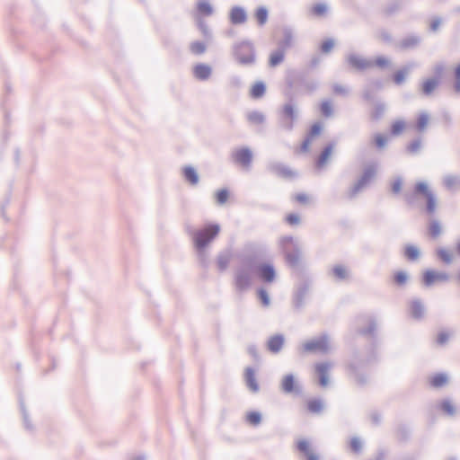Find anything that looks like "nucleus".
<instances>
[{
    "label": "nucleus",
    "mask_w": 460,
    "mask_h": 460,
    "mask_svg": "<svg viewBox=\"0 0 460 460\" xmlns=\"http://www.w3.org/2000/svg\"><path fill=\"white\" fill-rule=\"evenodd\" d=\"M220 229L218 224H208L204 227L197 230L193 234V242L196 248L199 250L205 248L218 235Z\"/></svg>",
    "instance_id": "1"
},
{
    "label": "nucleus",
    "mask_w": 460,
    "mask_h": 460,
    "mask_svg": "<svg viewBox=\"0 0 460 460\" xmlns=\"http://www.w3.org/2000/svg\"><path fill=\"white\" fill-rule=\"evenodd\" d=\"M331 362H319L314 366V373L320 386L326 387L330 384Z\"/></svg>",
    "instance_id": "2"
},
{
    "label": "nucleus",
    "mask_w": 460,
    "mask_h": 460,
    "mask_svg": "<svg viewBox=\"0 0 460 460\" xmlns=\"http://www.w3.org/2000/svg\"><path fill=\"white\" fill-rule=\"evenodd\" d=\"M235 57L242 64H251L254 61V52L252 45L249 42L239 43L235 47Z\"/></svg>",
    "instance_id": "3"
},
{
    "label": "nucleus",
    "mask_w": 460,
    "mask_h": 460,
    "mask_svg": "<svg viewBox=\"0 0 460 460\" xmlns=\"http://www.w3.org/2000/svg\"><path fill=\"white\" fill-rule=\"evenodd\" d=\"M329 342L326 337L306 341L303 344L304 352L326 353L329 350Z\"/></svg>",
    "instance_id": "4"
},
{
    "label": "nucleus",
    "mask_w": 460,
    "mask_h": 460,
    "mask_svg": "<svg viewBox=\"0 0 460 460\" xmlns=\"http://www.w3.org/2000/svg\"><path fill=\"white\" fill-rule=\"evenodd\" d=\"M414 191L416 194H421L427 200V210L429 213H433L436 208V199L429 190L428 185L425 182H418L415 185Z\"/></svg>",
    "instance_id": "5"
},
{
    "label": "nucleus",
    "mask_w": 460,
    "mask_h": 460,
    "mask_svg": "<svg viewBox=\"0 0 460 460\" xmlns=\"http://www.w3.org/2000/svg\"><path fill=\"white\" fill-rule=\"evenodd\" d=\"M293 243H294V239L291 236L284 237L281 240V245L285 251L286 261L290 266H296L299 261L298 251H294V252L288 251V247L293 245Z\"/></svg>",
    "instance_id": "6"
},
{
    "label": "nucleus",
    "mask_w": 460,
    "mask_h": 460,
    "mask_svg": "<svg viewBox=\"0 0 460 460\" xmlns=\"http://www.w3.org/2000/svg\"><path fill=\"white\" fill-rule=\"evenodd\" d=\"M252 282V272L248 269H239L235 272L234 285L239 290L248 288Z\"/></svg>",
    "instance_id": "7"
},
{
    "label": "nucleus",
    "mask_w": 460,
    "mask_h": 460,
    "mask_svg": "<svg viewBox=\"0 0 460 460\" xmlns=\"http://www.w3.org/2000/svg\"><path fill=\"white\" fill-rule=\"evenodd\" d=\"M447 279L448 275L446 272L429 270L423 273V283L428 287L436 283L445 282Z\"/></svg>",
    "instance_id": "8"
},
{
    "label": "nucleus",
    "mask_w": 460,
    "mask_h": 460,
    "mask_svg": "<svg viewBox=\"0 0 460 460\" xmlns=\"http://www.w3.org/2000/svg\"><path fill=\"white\" fill-rule=\"evenodd\" d=\"M252 158V152L248 148H239L233 153L234 161L243 167L250 165Z\"/></svg>",
    "instance_id": "9"
},
{
    "label": "nucleus",
    "mask_w": 460,
    "mask_h": 460,
    "mask_svg": "<svg viewBox=\"0 0 460 460\" xmlns=\"http://www.w3.org/2000/svg\"><path fill=\"white\" fill-rule=\"evenodd\" d=\"M322 130H323V125L321 123H314L312 125V127L307 134V137H305V139L304 140V142L301 146V150L303 152L308 151L312 141L316 137L320 136V134L322 133Z\"/></svg>",
    "instance_id": "10"
},
{
    "label": "nucleus",
    "mask_w": 460,
    "mask_h": 460,
    "mask_svg": "<svg viewBox=\"0 0 460 460\" xmlns=\"http://www.w3.org/2000/svg\"><path fill=\"white\" fill-rule=\"evenodd\" d=\"M348 64L351 68L358 71H363L372 67L371 61H368L357 55H350L348 58Z\"/></svg>",
    "instance_id": "11"
},
{
    "label": "nucleus",
    "mask_w": 460,
    "mask_h": 460,
    "mask_svg": "<svg viewBox=\"0 0 460 460\" xmlns=\"http://www.w3.org/2000/svg\"><path fill=\"white\" fill-rule=\"evenodd\" d=\"M334 150V144H328L319 154L315 159V166L317 169H323L329 162Z\"/></svg>",
    "instance_id": "12"
},
{
    "label": "nucleus",
    "mask_w": 460,
    "mask_h": 460,
    "mask_svg": "<svg viewBox=\"0 0 460 460\" xmlns=\"http://www.w3.org/2000/svg\"><path fill=\"white\" fill-rule=\"evenodd\" d=\"M297 450L302 453L307 460H319L312 449L311 443L306 439H300L296 443Z\"/></svg>",
    "instance_id": "13"
},
{
    "label": "nucleus",
    "mask_w": 460,
    "mask_h": 460,
    "mask_svg": "<svg viewBox=\"0 0 460 460\" xmlns=\"http://www.w3.org/2000/svg\"><path fill=\"white\" fill-rule=\"evenodd\" d=\"M258 276L265 282H272L275 279V270L271 265L263 264L258 268Z\"/></svg>",
    "instance_id": "14"
},
{
    "label": "nucleus",
    "mask_w": 460,
    "mask_h": 460,
    "mask_svg": "<svg viewBox=\"0 0 460 460\" xmlns=\"http://www.w3.org/2000/svg\"><path fill=\"white\" fill-rule=\"evenodd\" d=\"M193 75L199 80H206L211 75V67L206 64H198L193 67Z\"/></svg>",
    "instance_id": "15"
},
{
    "label": "nucleus",
    "mask_w": 460,
    "mask_h": 460,
    "mask_svg": "<svg viewBox=\"0 0 460 460\" xmlns=\"http://www.w3.org/2000/svg\"><path fill=\"white\" fill-rule=\"evenodd\" d=\"M281 389L287 394L293 393L296 390V382L292 375L285 376L281 380Z\"/></svg>",
    "instance_id": "16"
},
{
    "label": "nucleus",
    "mask_w": 460,
    "mask_h": 460,
    "mask_svg": "<svg viewBox=\"0 0 460 460\" xmlns=\"http://www.w3.org/2000/svg\"><path fill=\"white\" fill-rule=\"evenodd\" d=\"M244 377L246 384L251 391L258 392L259 385L256 380L255 372L252 368L248 367L245 369Z\"/></svg>",
    "instance_id": "17"
},
{
    "label": "nucleus",
    "mask_w": 460,
    "mask_h": 460,
    "mask_svg": "<svg viewBox=\"0 0 460 460\" xmlns=\"http://www.w3.org/2000/svg\"><path fill=\"white\" fill-rule=\"evenodd\" d=\"M230 21L234 24L243 23L246 21V13L241 7H234L230 13Z\"/></svg>",
    "instance_id": "18"
},
{
    "label": "nucleus",
    "mask_w": 460,
    "mask_h": 460,
    "mask_svg": "<svg viewBox=\"0 0 460 460\" xmlns=\"http://www.w3.org/2000/svg\"><path fill=\"white\" fill-rule=\"evenodd\" d=\"M284 344V338L282 335H274L268 341V349L273 352H279Z\"/></svg>",
    "instance_id": "19"
},
{
    "label": "nucleus",
    "mask_w": 460,
    "mask_h": 460,
    "mask_svg": "<svg viewBox=\"0 0 460 460\" xmlns=\"http://www.w3.org/2000/svg\"><path fill=\"white\" fill-rule=\"evenodd\" d=\"M285 59V49H278L270 53L269 57V66L276 67L280 65Z\"/></svg>",
    "instance_id": "20"
},
{
    "label": "nucleus",
    "mask_w": 460,
    "mask_h": 460,
    "mask_svg": "<svg viewBox=\"0 0 460 460\" xmlns=\"http://www.w3.org/2000/svg\"><path fill=\"white\" fill-rule=\"evenodd\" d=\"M182 173L185 180L191 185H196L199 182L198 172L192 166H185L182 169Z\"/></svg>",
    "instance_id": "21"
},
{
    "label": "nucleus",
    "mask_w": 460,
    "mask_h": 460,
    "mask_svg": "<svg viewBox=\"0 0 460 460\" xmlns=\"http://www.w3.org/2000/svg\"><path fill=\"white\" fill-rule=\"evenodd\" d=\"M448 381L446 374L438 373L429 377V385L434 388H440L447 385Z\"/></svg>",
    "instance_id": "22"
},
{
    "label": "nucleus",
    "mask_w": 460,
    "mask_h": 460,
    "mask_svg": "<svg viewBox=\"0 0 460 460\" xmlns=\"http://www.w3.org/2000/svg\"><path fill=\"white\" fill-rule=\"evenodd\" d=\"M306 410L312 414L320 413L323 409V403L320 399H310L305 403Z\"/></svg>",
    "instance_id": "23"
},
{
    "label": "nucleus",
    "mask_w": 460,
    "mask_h": 460,
    "mask_svg": "<svg viewBox=\"0 0 460 460\" xmlns=\"http://www.w3.org/2000/svg\"><path fill=\"white\" fill-rule=\"evenodd\" d=\"M282 117L291 126L296 119L295 108L291 104L285 105L282 111Z\"/></svg>",
    "instance_id": "24"
},
{
    "label": "nucleus",
    "mask_w": 460,
    "mask_h": 460,
    "mask_svg": "<svg viewBox=\"0 0 460 460\" xmlns=\"http://www.w3.org/2000/svg\"><path fill=\"white\" fill-rule=\"evenodd\" d=\"M373 172L368 171L365 172L362 178L358 181V182L354 186L352 190V195H355L358 191H359L373 177Z\"/></svg>",
    "instance_id": "25"
},
{
    "label": "nucleus",
    "mask_w": 460,
    "mask_h": 460,
    "mask_svg": "<svg viewBox=\"0 0 460 460\" xmlns=\"http://www.w3.org/2000/svg\"><path fill=\"white\" fill-rule=\"evenodd\" d=\"M326 13L327 6L323 3L315 4L310 8V14L314 17L323 16Z\"/></svg>",
    "instance_id": "26"
},
{
    "label": "nucleus",
    "mask_w": 460,
    "mask_h": 460,
    "mask_svg": "<svg viewBox=\"0 0 460 460\" xmlns=\"http://www.w3.org/2000/svg\"><path fill=\"white\" fill-rule=\"evenodd\" d=\"M439 408L444 413L450 416L454 415L456 412V407L449 400L442 401L439 404Z\"/></svg>",
    "instance_id": "27"
},
{
    "label": "nucleus",
    "mask_w": 460,
    "mask_h": 460,
    "mask_svg": "<svg viewBox=\"0 0 460 460\" xmlns=\"http://www.w3.org/2000/svg\"><path fill=\"white\" fill-rule=\"evenodd\" d=\"M197 9L201 15L208 16L213 12L212 6L209 3L201 1L198 4Z\"/></svg>",
    "instance_id": "28"
},
{
    "label": "nucleus",
    "mask_w": 460,
    "mask_h": 460,
    "mask_svg": "<svg viewBox=\"0 0 460 460\" xmlns=\"http://www.w3.org/2000/svg\"><path fill=\"white\" fill-rule=\"evenodd\" d=\"M438 258L445 263H450L453 260L452 252L445 248H440L437 251Z\"/></svg>",
    "instance_id": "29"
},
{
    "label": "nucleus",
    "mask_w": 460,
    "mask_h": 460,
    "mask_svg": "<svg viewBox=\"0 0 460 460\" xmlns=\"http://www.w3.org/2000/svg\"><path fill=\"white\" fill-rule=\"evenodd\" d=\"M407 279H408V276H407L406 272H404V271L399 270V271H396L394 273L393 282L395 285L402 286L406 283Z\"/></svg>",
    "instance_id": "30"
},
{
    "label": "nucleus",
    "mask_w": 460,
    "mask_h": 460,
    "mask_svg": "<svg viewBox=\"0 0 460 460\" xmlns=\"http://www.w3.org/2000/svg\"><path fill=\"white\" fill-rule=\"evenodd\" d=\"M190 49L194 55H201L206 51V44L201 41H195L190 44Z\"/></svg>",
    "instance_id": "31"
},
{
    "label": "nucleus",
    "mask_w": 460,
    "mask_h": 460,
    "mask_svg": "<svg viewBox=\"0 0 460 460\" xmlns=\"http://www.w3.org/2000/svg\"><path fill=\"white\" fill-rule=\"evenodd\" d=\"M215 198L217 204L223 205L228 200L229 192L226 189L219 190L215 193Z\"/></svg>",
    "instance_id": "32"
},
{
    "label": "nucleus",
    "mask_w": 460,
    "mask_h": 460,
    "mask_svg": "<svg viewBox=\"0 0 460 460\" xmlns=\"http://www.w3.org/2000/svg\"><path fill=\"white\" fill-rule=\"evenodd\" d=\"M388 142V137L383 134H376L373 138L375 146L378 149H382Z\"/></svg>",
    "instance_id": "33"
},
{
    "label": "nucleus",
    "mask_w": 460,
    "mask_h": 460,
    "mask_svg": "<svg viewBox=\"0 0 460 460\" xmlns=\"http://www.w3.org/2000/svg\"><path fill=\"white\" fill-rule=\"evenodd\" d=\"M371 62H372V67L377 66L381 69H385V68L389 67V66H390V61L385 57H377Z\"/></svg>",
    "instance_id": "34"
},
{
    "label": "nucleus",
    "mask_w": 460,
    "mask_h": 460,
    "mask_svg": "<svg viewBox=\"0 0 460 460\" xmlns=\"http://www.w3.org/2000/svg\"><path fill=\"white\" fill-rule=\"evenodd\" d=\"M406 124L402 120H396L391 126V133L394 136L400 135L405 128Z\"/></svg>",
    "instance_id": "35"
},
{
    "label": "nucleus",
    "mask_w": 460,
    "mask_h": 460,
    "mask_svg": "<svg viewBox=\"0 0 460 460\" xmlns=\"http://www.w3.org/2000/svg\"><path fill=\"white\" fill-rule=\"evenodd\" d=\"M246 420L253 426L260 424L261 420V413L258 411H250L246 414Z\"/></svg>",
    "instance_id": "36"
},
{
    "label": "nucleus",
    "mask_w": 460,
    "mask_h": 460,
    "mask_svg": "<svg viewBox=\"0 0 460 460\" xmlns=\"http://www.w3.org/2000/svg\"><path fill=\"white\" fill-rule=\"evenodd\" d=\"M255 18L260 25H263L268 19V11L264 7H260L255 13Z\"/></svg>",
    "instance_id": "37"
},
{
    "label": "nucleus",
    "mask_w": 460,
    "mask_h": 460,
    "mask_svg": "<svg viewBox=\"0 0 460 460\" xmlns=\"http://www.w3.org/2000/svg\"><path fill=\"white\" fill-rule=\"evenodd\" d=\"M405 256L411 260V261H414L416 260L418 257H419V250L417 247L413 246V245H408L406 248H405Z\"/></svg>",
    "instance_id": "38"
},
{
    "label": "nucleus",
    "mask_w": 460,
    "mask_h": 460,
    "mask_svg": "<svg viewBox=\"0 0 460 460\" xmlns=\"http://www.w3.org/2000/svg\"><path fill=\"white\" fill-rule=\"evenodd\" d=\"M423 308L420 302H412L411 305V314L413 317L419 318L422 315Z\"/></svg>",
    "instance_id": "39"
},
{
    "label": "nucleus",
    "mask_w": 460,
    "mask_h": 460,
    "mask_svg": "<svg viewBox=\"0 0 460 460\" xmlns=\"http://www.w3.org/2000/svg\"><path fill=\"white\" fill-rule=\"evenodd\" d=\"M320 111L323 116L329 117L332 113V104L329 101H324L320 105Z\"/></svg>",
    "instance_id": "40"
},
{
    "label": "nucleus",
    "mask_w": 460,
    "mask_h": 460,
    "mask_svg": "<svg viewBox=\"0 0 460 460\" xmlns=\"http://www.w3.org/2000/svg\"><path fill=\"white\" fill-rule=\"evenodd\" d=\"M248 120L250 123L258 125L263 122V116L261 113L253 111L248 114Z\"/></svg>",
    "instance_id": "41"
},
{
    "label": "nucleus",
    "mask_w": 460,
    "mask_h": 460,
    "mask_svg": "<svg viewBox=\"0 0 460 460\" xmlns=\"http://www.w3.org/2000/svg\"><path fill=\"white\" fill-rule=\"evenodd\" d=\"M310 196L307 193H297L293 196V200L301 205H306L310 202Z\"/></svg>",
    "instance_id": "42"
},
{
    "label": "nucleus",
    "mask_w": 460,
    "mask_h": 460,
    "mask_svg": "<svg viewBox=\"0 0 460 460\" xmlns=\"http://www.w3.org/2000/svg\"><path fill=\"white\" fill-rule=\"evenodd\" d=\"M408 75L407 69H401L394 74V82L397 84H402Z\"/></svg>",
    "instance_id": "43"
},
{
    "label": "nucleus",
    "mask_w": 460,
    "mask_h": 460,
    "mask_svg": "<svg viewBox=\"0 0 460 460\" xmlns=\"http://www.w3.org/2000/svg\"><path fill=\"white\" fill-rule=\"evenodd\" d=\"M441 233V226L438 222H432L429 227L430 237L437 238Z\"/></svg>",
    "instance_id": "44"
},
{
    "label": "nucleus",
    "mask_w": 460,
    "mask_h": 460,
    "mask_svg": "<svg viewBox=\"0 0 460 460\" xmlns=\"http://www.w3.org/2000/svg\"><path fill=\"white\" fill-rule=\"evenodd\" d=\"M277 173L279 176L290 179L293 178L296 173L289 168L287 167H279L277 168Z\"/></svg>",
    "instance_id": "45"
},
{
    "label": "nucleus",
    "mask_w": 460,
    "mask_h": 460,
    "mask_svg": "<svg viewBox=\"0 0 460 460\" xmlns=\"http://www.w3.org/2000/svg\"><path fill=\"white\" fill-rule=\"evenodd\" d=\"M230 261H231V256L230 255H221L218 257L217 259V266L218 268L221 270H226L229 263H230Z\"/></svg>",
    "instance_id": "46"
},
{
    "label": "nucleus",
    "mask_w": 460,
    "mask_h": 460,
    "mask_svg": "<svg viewBox=\"0 0 460 460\" xmlns=\"http://www.w3.org/2000/svg\"><path fill=\"white\" fill-rule=\"evenodd\" d=\"M428 122H429L428 115L421 114L418 118L417 123H416V127H417L418 130H420V131L423 130L426 128V126L428 125Z\"/></svg>",
    "instance_id": "47"
},
{
    "label": "nucleus",
    "mask_w": 460,
    "mask_h": 460,
    "mask_svg": "<svg viewBox=\"0 0 460 460\" xmlns=\"http://www.w3.org/2000/svg\"><path fill=\"white\" fill-rule=\"evenodd\" d=\"M333 273L340 279H343L348 276V271L346 268L341 265L334 267Z\"/></svg>",
    "instance_id": "48"
},
{
    "label": "nucleus",
    "mask_w": 460,
    "mask_h": 460,
    "mask_svg": "<svg viewBox=\"0 0 460 460\" xmlns=\"http://www.w3.org/2000/svg\"><path fill=\"white\" fill-rule=\"evenodd\" d=\"M285 220L290 226H296L300 223V217L297 214L290 213L287 215Z\"/></svg>",
    "instance_id": "49"
},
{
    "label": "nucleus",
    "mask_w": 460,
    "mask_h": 460,
    "mask_svg": "<svg viewBox=\"0 0 460 460\" xmlns=\"http://www.w3.org/2000/svg\"><path fill=\"white\" fill-rule=\"evenodd\" d=\"M293 41V38L290 32L287 31L285 33L284 39L279 42V46L281 47V49H284L285 48H288L291 46Z\"/></svg>",
    "instance_id": "50"
},
{
    "label": "nucleus",
    "mask_w": 460,
    "mask_h": 460,
    "mask_svg": "<svg viewBox=\"0 0 460 460\" xmlns=\"http://www.w3.org/2000/svg\"><path fill=\"white\" fill-rule=\"evenodd\" d=\"M333 46H334V42H333V40H324V41L322 43V45H321V50H322V52H323V53H328V52H330V51L332 49Z\"/></svg>",
    "instance_id": "51"
},
{
    "label": "nucleus",
    "mask_w": 460,
    "mask_h": 460,
    "mask_svg": "<svg viewBox=\"0 0 460 460\" xmlns=\"http://www.w3.org/2000/svg\"><path fill=\"white\" fill-rule=\"evenodd\" d=\"M259 297L263 305L268 306L270 305V298L266 290L261 288L258 291Z\"/></svg>",
    "instance_id": "52"
},
{
    "label": "nucleus",
    "mask_w": 460,
    "mask_h": 460,
    "mask_svg": "<svg viewBox=\"0 0 460 460\" xmlns=\"http://www.w3.org/2000/svg\"><path fill=\"white\" fill-rule=\"evenodd\" d=\"M350 448L353 452L358 453L361 449V441L358 438H352L350 440Z\"/></svg>",
    "instance_id": "53"
},
{
    "label": "nucleus",
    "mask_w": 460,
    "mask_h": 460,
    "mask_svg": "<svg viewBox=\"0 0 460 460\" xmlns=\"http://www.w3.org/2000/svg\"><path fill=\"white\" fill-rule=\"evenodd\" d=\"M420 141L415 140L408 146L407 149L410 153H416L420 149Z\"/></svg>",
    "instance_id": "54"
},
{
    "label": "nucleus",
    "mask_w": 460,
    "mask_h": 460,
    "mask_svg": "<svg viewBox=\"0 0 460 460\" xmlns=\"http://www.w3.org/2000/svg\"><path fill=\"white\" fill-rule=\"evenodd\" d=\"M448 339H449V335L447 332H440L438 335L437 342L439 345H443V344H445L448 341Z\"/></svg>",
    "instance_id": "55"
},
{
    "label": "nucleus",
    "mask_w": 460,
    "mask_h": 460,
    "mask_svg": "<svg viewBox=\"0 0 460 460\" xmlns=\"http://www.w3.org/2000/svg\"><path fill=\"white\" fill-rule=\"evenodd\" d=\"M402 182L400 179L395 180L392 184V190L394 193H399L402 190Z\"/></svg>",
    "instance_id": "56"
},
{
    "label": "nucleus",
    "mask_w": 460,
    "mask_h": 460,
    "mask_svg": "<svg viewBox=\"0 0 460 460\" xmlns=\"http://www.w3.org/2000/svg\"><path fill=\"white\" fill-rule=\"evenodd\" d=\"M265 88H252V96L254 98H258L263 94Z\"/></svg>",
    "instance_id": "57"
},
{
    "label": "nucleus",
    "mask_w": 460,
    "mask_h": 460,
    "mask_svg": "<svg viewBox=\"0 0 460 460\" xmlns=\"http://www.w3.org/2000/svg\"><path fill=\"white\" fill-rule=\"evenodd\" d=\"M455 77L457 81V84H460V64L457 65L455 68Z\"/></svg>",
    "instance_id": "58"
},
{
    "label": "nucleus",
    "mask_w": 460,
    "mask_h": 460,
    "mask_svg": "<svg viewBox=\"0 0 460 460\" xmlns=\"http://www.w3.org/2000/svg\"><path fill=\"white\" fill-rule=\"evenodd\" d=\"M454 179L453 178H448L447 179L446 182H447V186H451L453 183H454Z\"/></svg>",
    "instance_id": "59"
},
{
    "label": "nucleus",
    "mask_w": 460,
    "mask_h": 460,
    "mask_svg": "<svg viewBox=\"0 0 460 460\" xmlns=\"http://www.w3.org/2000/svg\"><path fill=\"white\" fill-rule=\"evenodd\" d=\"M432 89H433V88H429V87L424 88V90H425V93H426V94L430 93V92H431V90H432Z\"/></svg>",
    "instance_id": "60"
},
{
    "label": "nucleus",
    "mask_w": 460,
    "mask_h": 460,
    "mask_svg": "<svg viewBox=\"0 0 460 460\" xmlns=\"http://www.w3.org/2000/svg\"><path fill=\"white\" fill-rule=\"evenodd\" d=\"M438 27V22H433L432 29L437 30Z\"/></svg>",
    "instance_id": "61"
},
{
    "label": "nucleus",
    "mask_w": 460,
    "mask_h": 460,
    "mask_svg": "<svg viewBox=\"0 0 460 460\" xmlns=\"http://www.w3.org/2000/svg\"><path fill=\"white\" fill-rule=\"evenodd\" d=\"M436 69H437V73H441L443 71V67L442 66H438Z\"/></svg>",
    "instance_id": "62"
},
{
    "label": "nucleus",
    "mask_w": 460,
    "mask_h": 460,
    "mask_svg": "<svg viewBox=\"0 0 460 460\" xmlns=\"http://www.w3.org/2000/svg\"><path fill=\"white\" fill-rule=\"evenodd\" d=\"M457 250H458V252H459V254H460V243H458V245H457Z\"/></svg>",
    "instance_id": "63"
}]
</instances>
